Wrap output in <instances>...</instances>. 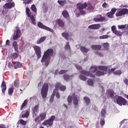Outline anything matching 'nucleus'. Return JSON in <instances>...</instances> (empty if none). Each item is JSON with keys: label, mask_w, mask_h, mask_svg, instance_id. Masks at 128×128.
<instances>
[{"label": "nucleus", "mask_w": 128, "mask_h": 128, "mask_svg": "<svg viewBox=\"0 0 128 128\" xmlns=\"http://www.w3.org/2000/svg\"><path fill=\"white\" fill-rule=\"evenodd\" d=\"M98 68L96 66H92L90 68L89 72L86 70H82L80 72V73L86 76L94 78H96V72L98 70Z\"/></svg>", "instance_id": "1"}, {"label": "nucleus", "mask_w": 128, "mask_h": 128, "mask_svg": "<svg viewBox=\"0 0 128 128\" xmlns=\"http://www.w3.org/2000/svg\"><path fill=\"white\" fill-rule=\"evenodd\" d=\"M48 84L44 83L41 89V96L42 98H46L48 96Z\"/></svg>", "instance_id": "2"}, {"label": "nucleus", "mask_w": 128, "mask_h": 128, "mask_svg": "<svg viewBox=\"0 0 128 128\" xmlns=\"http://www.w3.org/2000/svg\"><path fill=\"white\" fill-rule=\"evenodd\" d=\"M115 100L116 102L119 106H126V104H128L126 100L120 96H115Z\"/></svg>", "instance_id": "3"}, {"label": "nucleus", "mask_w": 128, "mask_h": 128, "mask_svg": "<svg viewBox=\"0 0 128 128\" xmlns=\"http://www.w3.org/2000/svg\"><path fill=\"white\" fill-rule=\"evenodd\" d=\"M26 12L28 17L30 18L32 24L34 25L36 24V18H34V15H32V12H30V10L28 7H26Z\"/></svg>", "instance_id": "4"}, {"label": "nucleus", "mask_w": 128, "mask_h": 128, "mask_svg": "<svg viewBox=\"0 0 128 128\" xmlns=\"http://www.w3.org/2000/svg\"><path fill=\"white\" fill-rule=\"evenodd\" d=\"M54 120H56V116H52L50 118L46 120L43 123H42V124H43V126H52Z\"/></svg>", "instance_id": "5"}, {"label": "nucleus", "mask_w": 128, "mask_h": 128, "mask_svg": "<svg viewBox=\"0 0 128 128\" xmlns=\"http://www.w3.org/2000/svg\"><path fill=\"white\" fill-rule=\"evenodd\" d=\"M87 7L88 4L86 2H84L83 4L80 3L77 4V8L82 14H86V12L84 10V9L86 8Z\"/></svg>", "instance_id": "6"}, {"label": "nucleus", "mask_w": 128, "mask_h": 128, "mask_svg": "<svg viewBox=\"0 0 128 128\" xmlns=\"http://www.w3.org/2000/svg\"><path fill=\"white\" fill-rule=\"evenodd\" d=\"M126 14H128V10L126 8H124L120 10H118L116 14V16L117 17L122 16H126Z\"/></svg>", "instance_id": "7"}, {"label": "nucleus", "mask_w": 128, "mask_h": 128, "mask_svg": "<svg viewBox=\"0 0 128 128\" xmlns=\"http://www.w3.org/2000/svg\"><path fill=\"white\" fill-rule=\"evenodd\" d=\"M54 54V49L49 48L44 52L43 56L44 58H50V56H52Z\"/></svg>", "instance_id": "8"}, {"label": "nucleus", "mask_w": 128, "mask_h": 128, "mask_svg": "<svg viewBox=\"0 0 128 128\" xmlns=\"http://www.w3.org/2000/svg\"><path fill=\"white\" fill-rule=\"evenodd\" d=\"M33 48L38 58H42V49L40 47L35 45L33 46Z\"/></svg>", "instance_id": "9"}, {"label": "nucleus", "mask_w": 128, "mask_h": 128, "mask_svg": "<svg viewBox=\"0 0 128 128\" xmlns=\"http://www.w3.org/2000/svg\"><path fill=\"white\" fill-rule=\"evenodd\" d=\"M60 83H58L57 84H56L55 86V88L50 98V102L52 103L54 102V96H56V91L58 90V88L60 87Z\"/></svg>", "instance_id": "10"}, {"label": "nucleus", "mask_w": 128, "mask_h": 128, "mask_svg": "<svg viewBox=\"0 0 128 128\" xmlns=\"http://www.w3.org/2000/svg\"><path fill=\"white\" fill-rule=\"evenodd\" d=\"M16 30L14 31V34L13 35L14 40H16L18 38H20L22 34V32H20V28L16 27Z\"/></svg>", "instance_id": "11"}, {"label": "nucleus", "mask_w": 128, "mask_h": 128, "mask_svg": "<svg viewBox=\"0 0 128 128\" xmlns=\"http://www.w3.org/2000/svg\"><path fill=\"white\" fill-rule=\"evenodd\" d=\"M38 26L40 28H42V30H46L50 32H54V30H52V29L50 28L48 26H46V25H44V24H42V23L41 22H38Z\"/></svg>", "instance_id": "12"}, {"label": "nucleus", "mask_w": 128, "mask_h": 128, "mask_svg": "<svg viewBox=\"0 0 128 128\" xmlns=\"http://www.w3.org/2000/svg\"><path fill=\"white\" fill-rule=\"evenodd\" d=\"M46 118V112H43L40 114L39 116H36L35 119L34 121L36 122L38 120V122H42V120H44Z\"/></svg>", "instance_id": "13"}, {"label": "nucleus", "mask_w": 128, "mask_h": 128, "mask_svg": "<svg viewBox=\"0 0 128 128\" xmlns=\"http://www.w3.org/2000/svg\"><path fill=\"white\" fill-rule=\"evenodd\" d=\"M14 6H16L14 2H10L5 4L3 6V8L5 10H10V8H14Z\"/></svg>", "instance_id": "14"}, {"label": "nucleus", "mask_w": 128, "mask_h": 128, "mask_svg": "<svg viewBox=\"0 0 128 128\" xmlns=\"http://www.w3.org/2000/svg\"><path fill=\"white\" fill-rule=\"evenodd\" d=\"M38 105L37 104L32 108V112L33 118L38 116Z\"/></svg>", "instance_id": "15"}, {"label": "nucleus", "mask_w": 128, "mask_h": 128, "mask_svg": "<svg viewBox=\"0 0 128 128\" xmlns=\"http://www.w3.org/2000/svg\"><path fill=\"white\" fill-rule=\"evenodd\" d=\"M98 18H94L93 20L95 22H102L106 20V18L103 17L102 15H98L97 16Z\"/></svg>", "instance_id": "16"}, {"label": "nucleus", "mask_w": 128, "mask_h": 128, "mask_svg": "<svg viewBox=\"0 0 128 128\" xmlns=\"http://www.w3.org/2000/svg\"><path fill=\"white\" fill-rule=\"evenodd\" d=\"M98 70L105 72L106 74L108 72V66H98Z\"/></svg>", "instance_id": "17"}, {"label": "nucleus", "mask_w": 128, "mask_h": 128, "mask_svg": "<svg viewBox=\"0 0 128 128\" xmlns=\"http://www.w3.org/2000/svg\"><path fill=\"white\" fill-rule=\"evenodd\" d=\"M88 28L90 30H98L100 28V24H94L88 26Z\"/></svg>", "instance_id": "18"}, {"label": "nucleus", "mask_w": 128, "mask_h": 128, "mask_svg": "<svg viewBox=\"0 0 128 128\" xmlns=\"http://www.w3.org/2000/svg\"><path fill=\"white\" fill-rule=\"evenodd\" d=\"M50 58H42L41 62H45V66H48L50 64Z\"/></svg>", "instance_id": "19"}, {"label": "nucleus", "mask_w": 128, "mask_h": 128, "mask_svg": "<svg viewBox=\"0 0 128 128\" xmlns=\"http://www.w3.org/2000/svg\"><path fill=\"white\" fill-rule=\"evenodd\" d=\"M1 88H2V92L4 94V92L6 90V82L4 80L1 84Z\"/></svg>", "instance_id": "20"}, {"label": "nucleus", "mask_w": 128, "mask_h": 128, "mask_svg": "<svg viewBox=\"0 0 128 128\" xmlns=\"http://www.w3.org/2000/svg\"><path fill=\"white\" fill-rule=\"evenodd\" d=\"M80 50L82 52V54H87V52L90 50L89 48H88L84 46H80Z\"/></svg>", "instance_id": "21"}, {"label": "nucleus", "mask_w": 128, "mask_h": 128, "mask_svg": "<svg viewBox=\"0 0 128 128\" xmlns=\"http://www.w3.org/2000/svg\"><path fill=\"white\" fill-rule=\"evenodd\" d=\"M91 48L94 50H100L102 48V46L98 44L92 45Z\"/></svg>", "instance_id": "22"}, {"label": "nucleus", "mask_w": 128, "mask_h": 128, "mask_svg": "<svg viewBox=\"0 0 128 128\" xmlns=\"http://www.w3.org/2000/svg\"><path fill=\"white\" fill-rule=\"evenodd\" d=\"M56 22L58 24V26L60 28H64V22H63L60 19L56 20Z\"/></svg>", "instance_id": "23"}, {"label": "nucleus", "mask_w": 128, "mask_h": 128, "mask_svg": "<svg viewBox=\"0 0 128 128\" xmlns=\"http://www.w3.org/2000/svg\"><path fill=\"white\" fill-rule=\"evenodd\" d=\"M12 64H14V68L15 70H16V68H22V64H20V62H12Z\"/></svg>", "instance_id": "24"}, {"label": "nucleus", "mask_w": 128, "mask_h": 128, "mask_svg": "<svg viewBox=\"0 0 128 128\" xmlns=\"http://www.w3.org/2000/svg\"><path fill=\"white\" fill-rule=\"evenodd\" d=\"M57 84H60V86L58 87V89L61 92H64V90H66V86H64V85H61L62 84L60 82H56V84L55 86H56V85Z\"/></svg>", "instance_id": "25"}, {"label": "nucleus", "mask_w": 128, "mask_h": 128, "mask_svg": "<svg viewBox=\"0 0 128 128\" xmlns=\"http://www.w3.org/2000/svg\"><path fill=\"white\" fill-rule=\"evenodd\" d=\"M108 94L111 98H114V96L116 94V93L114 92V90H108Z\"/></svg>", "instance_id": "26"}, {"label": "nucleus", "mask_w": 128, "mask_h": 128, "mask_svg": "<svg viewBox=\"0 0 128 128\" xmlns=\"http://www.w3.org/2000/svg\"><path fill=\"white\" fill-rule=\"evenodd\" d=\"M46 36H44L40 38V39L37 40V44H42V42H44V40H46Z\"/></svg>", "instance_id": "27"}, {"label": "nucleus", "mask_w": 128, "mask_h": 128, "mask_svg": "<svg viewBox=\"0 0 128 128\" xmlns=\"http://www.w3.org/2000/svg\"><path fill=\"white\" fill-rule=\"evenodd\" d=\"M84 100L86 106H90V99L88 97L84 96Z\"/></svg>", "instance_id": "28"}, {"label": "nucleus", "mask_w": 128, "mask_h": 128, "mask_svg": "<svg viewBox=\"0 0 128 128\" xmlns=\"http://www.w3.org/2000/svg\"><path fill=\"white\" fill-rule=\"evenodd\" d=\"M104 74H106V72L98 70L96 71L95 76H104Z\"/></svg>", "instance_id": "29"}, {"label": "nucleus", "mask_w": 128, "mask_h": 128, "mask_svg": "<svg viewBox=\"0 0 128 128\" xmlns=\"http://www.w3.org/2000/svg\"><path fill=\"white\" fill-rule=\"evenodd\" d=\"M30 10H32V12H35L34 16H36V5H34V4H32L31 6Z\"/></svg>", "instance_id": "30"}, {"label": "nucleus", "mask_w": 128, "mask_h": 128, "mask_svg": "<svg viewBox=\"0 0 128 128\" xmlns=\"http://www.w3.org/2000/svg\"><path fill=\"white\" fill-rule=\"evenodd\" d=\"M18 124H22V126H26V121H25L22 119H20L18 120Z\"/></svg>", "instance_id": "31"}, {"label": "nucleus", "mask_w": 128, "mask_h": 128, "mask_svg": "<svg viewBox=\"0 0 128 128\" xmlns=\"http://www.w3.org/2000/svg\"><path fill=\"white\" fill-rule=\"evenodd\" d=\"M73 102L75 105H76L78 104V98H80V97H78V96H73Z\"/></svg>", "instance_id": "32"}, {"label": "nucleus", "mask_w": 128, "mask_h": 128, "mask_svg": "<svg viewBox=\"0 0 128 128\" xmlns=\"http://www.w3.org/2000/svg\"><path fill=\"white\" fill-rule=\"evenodd\" d=\"M26 104H28V100H24V102L22 103L21 107H20V110H22V109L24 106H26Z\"/></svg>", "instance_id": "33"}, {"label": "nucleus", "mask_w": 128, "mask_h": 128, "mask_svg": "<svg viewBox=\"0 0 128 128\" xmlns=\"http://www.w3.org/2000/svg\"><path fill=\"white\" fill-rule=\"evenodd\" d=\"M63 78L64 80H66V82H68V80H70V76L68 74H64L63 76Z\"/></svg>", "instance_id": "34"}, {"label": "nucleus", "mask_w": 128, "mask_h": 128, "mask_svg": "<svg viewBox=\"0 0 128 128\" xmlns=\"http://www.w3.org/2000/svg\"><path fill=\"white\" fill-rule=\"evenodd\" d=\"M62 14L64 18H68V16L70 14H68V12L66 11V10H64L62 12Z\"/></svg>", "instance_id": "35"}, {"label": "nucleus", "mask_w": 128, "mask_h": 128, "mask_svg": "<svg viewBox=\"0 0 128 128\" xmlns=\"http://www.w3.org/2000/svg\"><path fill=\"white\" fill-rule=\"evenodd\" d=\"M28 116H30V111L26 110V111L25 114H22V118H28Z\"/></svg>", "instance_id": "36"}, {"label": "nucleus", "mask_w": 128, "mask_h": 128, "mask_svg": "<svg viewBox=\"0 0 128 128\" xmlns=\"http://www.w3.org/2000/svg\"><path fill=\"white\" fill-rule=\"evenodd\" d=\"M12 46H14V48L16 52H18V42L16 41L14 42L12 44Z\"/></svg>", "instance_id": "37"}, {"label": "nucleus", "mask_w": 128, "mask_h": 128, "mask_svg": "<svg viewBox=\"0 0 128 128\" xmlns=\"http://www.w3.org/2000/svg\"><path fill=\"white\" fill-rule=\"evenodd\" d=\"M62 36H63V38H66V40H68V36H69V34L68 33H66V32H62Z\"/></svg>", "instance_id": "38"}, {"label": "nucleus", "mask_w": 128, "mask_h": 128, "mask_svg": "<svg viewBox=\"0 0 128 128\" xmlns=\"http://www.w3.org/2000/svg\"><path fill=\"white\" fill-rule=\"evenodd\" d=\"M106 110H104V109H102L100 112L101 116L104 118L106 117Z\"/></svg>", "instance_id": "39"}, {"label": "nucleus", "mask_w": 128, "mask_h": 128, "mask_svg": "<svg viewBox=\"0 0 128 128\" xmlns=\"http://www.w3.org/2000/svg\"><path fill=\"white\" fill-rule=\"evenodd\" d=\"M110 38V36L108 35H102L99 37V38L100 40H106V38Z\"/></svg>", "instance_id": "40"}, {"label": "nucleus", "mask_w": 128, "mask_h": 128, "mask_svg": "<svg viewBox=\"0 0 128 128\" xmlns=\"http://www.w3.org/2000/svg\"><path fill=\"white\" fill-rule=\"evenodd\" d=\"M42 7L44 12H48V7L46 6V3H44Z\"/></svg>", "instance_id": "41"}, {"label": "nucleus", "mask_w": 128, "mask_h": 128, "mask_svg": "<svg viewBox=\"0 0 128 128\" xmlns=\"http://www.w3.org/2000/svg\"><path fill=\"white\" fill-rule=\"evenodd\" d=\"M11 58L14 60H16V58H18V55L16 52L13 53L11 56Z\"/></svg>", "instance_id": "42"}, {"label": "nucleus", "mask_w": 128, "mask_h": 128, "mask_svg": "<svg viewBox=\"0 0 128 128\" xmlns=\"http://www.w3.org/2000/svg\"><path fill=\"white\" fill-rule=\"evenodd\" d=\"M114 34L116 36H122V34H124V32H120V31H118L117 30Z\"/></svg>", "instance_id": "43"}, {"label": "nucleus", "mask_w": 128, "mask_h": 128, "mask_svg": "<svg viewBox=\"0 0 128 128\" xmlns=\"http://www.w3.org/2000/svg\"><path fill=\"white\" fill-rule=\"evenodd\" d=\"M79 78L80 80H84V81L86 80V77L84 76L82 74H80L79 76Z\"/></svg>", "instance_id": "44"}, {"label": "nucleus", "mask_w": 128, "mask_h": 128, "mask_svg": "<svg viewBox=\"0 0 128 128\" xmlns=\"http://www.w3.org/2000/svg\"><path fill=\"white\" fill-rule=\"evenodd\" d=\"M103 47L105 50H108L110 45L108 44V43L106 42L103 44Z\"/></svg>", "instance_id": "45"}, {"label": "nucleus", "mask_w": 128, "mask_h": 128, "mask_svg": "<svg viewBox=\"0 0 128 128\" xmlns=\"http://www.w3.org/2000/svg\"><path fill=\"white\" fill-rule=\"evenodd\" d=\"M107 16L110 18H114V14L110 12L107 13Z\"/></svg>", "instance_id": "46"}, {"label": "nucleus", "mask_w": 128, "mask_h": 128, "mask_svg": "<svg viewBox=\"0 0 128 128\" xmlns=\"http://www.w3.org/2000/svg\"><path fill=\"white\" fill-rule=\"evenodd\" d=\"M87 82L89 86H93L94 85V80L92 79H89L87 81Z\"/></svg>", "instance_id": "47"}, {"label": "nucleus", "mask_w": 128, "mask_h": 128, "mask_svg": "<svg viewBox=\"0 0 128 128\" xmlns=\"http://www.w3.org/2000/svg\"><path fill=\"white\" fill-rule=\"evenodd\" d=\"M95 54H97V56H100L101 58H102V56H104V54L98 51L96 52Z\"/></svg>", "instance_id": "48"}, {"label": "nucleus", "mask_w": 128, "mask_h": 128, "mask_svg": "<svg viewBox=\"0 0 128 128\" xmlns=\"http://www.w3.org/2000/svg\"><path fill=\"white\" fill-rule=\"evenodd\" d=\"M8 92V94L12 96V94L14 93V88H9Z\"/></svg>", "instance_id": "49"}, {"label": "nucleus", "mask_w": 128, "mask_h": 128, "mask_svg": "<svg viewBox=\"0 0 128 128\" xmlns=\"http://www.w3.org/2000/svg\"><path fill=\"white\" fill-rule=\"evenodd\" d=\"M68 72V70H60L59 72H58V74H66V72Z\"/></svg>", "instance_id": "50"}, {"label": "nucleus", "mask_w": 128, "mask_h": 128, "mask_svg": "<svg viewBox=\"0 0 128 128\" xmlns=\"http://www.w3.org/2000/svg\"><path fill=\"white\" fill-rule=\"evenodd\" d=\"M14 86H16V88H18L19 86H20V82H18V80H16L14 82Z\"/></svg>", "instance_id": "51"}, {"label": "nucleus", "mask_w": 128, "mask_h": 128, "mask_svg": "<svg viewBox=\"0 0 128 128\" xmlns=\"http://www.w3.org/2000/svg\"><path fill=\"white\" fill-rule=\"evenodd\" d=\"M116 70V68H112L110 70H108V74H110L112 72H114V71Z\"/></svg>", "instance_id": "52"}, {"label": "nucleus", "mask_w": 128, "mask_h": 128, "mask_svg": "<svg viewBox=\"0 0 128 128\" xmlns=\"http://www.w3.org/2000/svg\"><path fill=\"white\" fill-rule=\"evenodd\" d=\"M58 2L61 6H64V2H66L58 0Z\"/></svg>", "instance_id": "53"}, {"label": "nucleus", "mask_w": 128, "mask_h": 128, "mask_svg": "<svg viewBox=\"0 0 128 128\" xmlns=\"http://www.w3.org/2000/svg\"><path fill=\"white\" fill-rule=\"evenodd\" d=\"M65 50H70V43L67 42L65 46Z\"/></svg>", "instance_id": "54"}, {"label": "nucleus", "mask_w": 128, "mask_h": 128, "mask_svg": "<svg viewBox=\"0 0 128 128\" xmlns=\"http://www.w3.org/2000/svg\"><path fill=\"white\" fill-rule=\"evenodd\" d=\"M106 124V122L104 121V119H102L100 120V124L102 126H104Z\"/></svg>", "instance_id": "55"}, {"label": "nucleus", "mask_w": 128, "mask_h": 128, "mask_svg": "<svg viewBox=\"0 0 128 128\" xmlns=\"http://www.w3.org/2000/svg\"><path fill=\"white\" fill-rule=\"evenodd\" d=\"M126 25H119L118 26V28L120 30H122L124 28H126Z\"/></svg>", "instance_id": "56"}, {"label": "nucleus", "mask_w": 128, "mask_h": 128, "mask_svg": "<svg viewBox=\"0 0 128 128\" xmlns=\"http://www.w3.org/2000/svg\"><path fill=\"white\" fill-rule=\"evenodd\" d=\"M114 74H122V71L118 70L113 72Z\"/></svg>", "instance_id": "57"}, {"label": "nucleus", "mask_w": 128, "mask_h": 128, "mask_svg": "<svg viewBox=\"0 0 128 128\" xmlns=\"http://www.w3.org/2000/svg\"><path fill=\"white\" fill-rule=\"evenodd\" d=\"M112 30L113 34H114L116 32L117 30L116 28V26H112Z\"/></svg>", "instance_id": "58"}, {"label": "nucleus", "mask_w": 128, "mask_h": 128, "mask_svg": "<svg viewBox=\"0 0 128 128\" xmlns=\"http://www.w3.org/2000/svg\"><path fill=\"white\" fill-rule=\"evenodd\" d=\"M68 102L69 104H70V102H72V96H68Z\"/></svg>", "instance_id": "59"}, {"label": "nucleus", "mask_w": 128, "mask_h": 128, "mask_svg": "<svg viewBox=\"0 0 128 128\" xmlns=\"http://www.w3.org/2000/svg\"><path fill=\"white\" fill-rule=\"evenodd\" d=\"M113 14H116V8H114L111 10V11H110Z\"/></svg>", "instance_id": "60"}, {"label": "nucleus", "mask_w": 128, "mask_h": 128, "mask_svg": "<svg viewBox=\"0 0 128 128\" xmlns=\"http://www.w3.org/2000/svg\"><path fill=\"white\" fill-rule=\"evenodd\" d=\"M56 98H60V92H58V90H56Z\"/></svg>", "instance_id": "61"}, {"label": "nucleus", "mask_w": 128, "mask_h": 128, "mask_svg": "<svg viewBox=\"0 0 128 128\" xmlns=\"http://www.w3.org/2000/svg\"><path fill=\"white\" fill-rule=\"evenodd\" d=\"M76 68L78 70H82V68L78 65H76Z\"/></svg>", "instance_id": "62"}, {"label": "nucleus", "mask_w": 128, "mask_h": 128, "mask_svg": "<svg viewBox=\"0 0 128 128\" xmlns=\"http://www.w3.org/2000/svg\"><path fill=\"white\" fill-rule=\"evenodd\" d=\"M0 128H6V126L4 124H0Z\"/></svg>", "instance_id": "63"}, {"label": "nucleus", "mask_w": 128, "mask_h": 128, "mask_svg": "<svg viewBox=\"0 0 128 128\" xmlns=\"http://www.w3.org/2000/svg\"><path fill=\"white\" fill-rule=\"evenodd\" d=\"M124 82L125 84H126L127 86H128V80L127 79V78H126L124 80Z\"/></svg>", "instance_id": "64"}]
</instances>
